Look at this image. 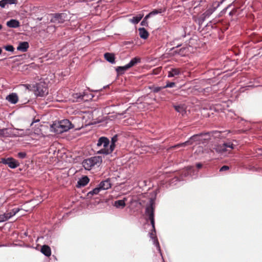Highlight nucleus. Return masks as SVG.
<instances>
[{"label": "nucleus", "instance_id": "b1692460", "mask_svg": "<svg viewBox=\"0 0 262 262\" xmlns=\"http://www.w3.org/2000/svg\"><path fill=\"white\" fill-rule=\"evenodd\" d=\"M213 13V10L212 9H209L207 10L201 16L200 19L203 21L206 17H209Z\"/></svg>", "mask_w": 262, "mask_h": 262}, {"label": "nucleus", "instance_id": "79ce46f5", "mask_svg": "<svg viewBox=\"0 0 262 262\" xmlns=\"http://www.w3.org/2000/svg\"><path fill=\"white\" fill-rule=\"evenodd\" d=\"M184 50V49H181L180 50V51H179L178 53H179V54H181V51H182V50Z\"/></svg>", "mask_w": 262, "mask_h": 262}, {"label": "nucleus", "instance_id": "4468645a", "mask_svg": "<svg viewBox=\"0 0 262 262\" xmlns=\"http://www.w3.org/2000/svg\"><path fill=\"white\" fill-rule=\"evenodd\" d=\"M41 252L46 256H50L51 254V250L50 247L46 245H44L41 247Z\"/></svg>", "mask_w": 262, "mask_h": 262}, {"label": "nucleus", "instance_id": "412c9836", "mask_svg": "<svg viewBox=\"0 0 262 262\" xmlns=\"http://www.w3.org/2000/svg\"><path fill=\"white\" fill-rule=\"evenodd\" d=\"M180 73V69L178 68L171 69L168 73V77H172L179 75Z\"/></svg>", "mask_w": 262, "mask_h": 262}, {"label": "nucleus", "instance_id": "1a4fd4ad", "mask_svg": "<svg viewBox=\"0 0 262 262\" xmlns=\"http://www.w3.org/2000/svg\"><path fill=\"white\" fill-rule=\"evenodd\" d=\"M227 148H229L230 149L229 151L230 152L231 150L234 148L233 144L231 142L225 143L222 145L217 146L214 148V149L216 152L223 154L225 152L228 151Z\"/></svg>", "mask_w": 262, "mask_h": 262}, {"label": "nucleus", "instance_id": "ddd939ff", "mask_svg": "<svg viewBox=\"0 0 262 262\" xmlns=\"http://www.w3.org/2000/svg\"><path fill=\"white\" fill-rule=\"evenodd\" d=\"M89 181L90 180L87 176H83L78 181L77 187H83L89 182Z\"/></svg>", "mask_w": 262, "mask_h": 262}, {"label": "nucleus", "instance_id": "f3484780", "mask_svg": "<svg viewBox=\"0 0 262 262\" xmlns=\"http://www.w3.org/2000/svg\"><path fill=\"white\" fill-rule=\"evenodd\" d=\"M7 26L10 28H16L19 26V22L16 19H11L7 22Z\"/></svg>", "mask_w": 262, "mask_h": 262}, {"label": "nucleus", "instance_id": "f257e3e1", "mask_svg": "<svg viewBox=\"0 0 262 262\" xmlns=\"http://www.w3.org/2000/svg\"><path fill=\"white\" fill-rule=\"evenodd\" d=\"M77 121H81V119L80 118H73L72 119L73 123L68 119H64L59 121L57 123L53 124L51 127L52 129L54 130V132L58 134L67 132L73 128H75L76 129H79L82 126V124H81V125H76V122Z\"/></svg>", "mask_w": 262, "mask_h": 262}, {"label": "nucleus", "instance_id": "c756f323", "mask_svg": "<svg viewBox=\"0 0 262 262\" xmlns=\"http://www.w3.org/2000/svg\"><path fill=\"white\" fill-rule=\"evenodd\" d=\"M10 219L8 213L6 212L0 215V223L4 222Z\"/></svg>", "mask_w": 262, "mask_h": 262}, {"label": "nucleus", "instance_id": "2f4dec72", "mask_svg": "<svg viewBox=\"0 0 262 262\" xmlns=\"http://www.w3.org/2000/svg\"><path fill=\"white\" fill-rule=\"evenodd\" d=\"M149 18V15H146L145 16V17L144 18L143 20L141 21V26H146V27H147L148 26V21H147V19Z\"/></svg>", "mask_w": 262, "mask_h": 262}, {"label": "nucleus", "instance_id": "a211bd4d", "mask_svg": "<svg viewBox=\"0 0 262 262\" xmlns=\"http://www.w3.org/2000/svg\"><path fill=\"white\" fill-rule=\"evenodd\" d=\"M118 138L117 135L114 136L111 140V143L110 145V149L107 150V152H112L115 147V143L117 142Z\"/></svg>", "mask_w": 262, "mask_h": 262}, {"label": "nucleus", "instance_id": "72a5a7b5", "mask_svg": "<svg viewBox=\"0 0 262 262\" xmlns=\"http://www.w3.org/2000/svg\"><path fill=\"white\" fill-rule=\"evenodd\" d=\"M4 48L7 51L13 52L14 50V47L12 45H8L5 46Z\"/></svg>", "mask_w": 262, "mask_h": 262}, {"label": "nucleus", "instance_id": "c03bdc74", "mask_svg": "<svg viewBox=\"0 0 262 262\" xmlns=\"http://www.w3.org/2000/svg\"><path fill=\"white\" fill-rule=\"evenodd\" d=\"M39 121V120H36V121H33V122H32L31 125H32L34 122H36V121Z\"/></svg>", "mask_w": 262, "mask_h": 262}, {"label": "nucleus", "instance_id": "473e14b6", "mask_svg": "<svg viewBox=\"0 0 262 262\" xmlns=\"http://www.w3.org/2000/svg\"><path fill=\"white\" fill-rule=\"evenodd\" d=\"M74 98L77 99V101H79V100L83 99L84 95H81V94L76 93L74 94Z\"/></svg>", "mask_w": 262, "mask_h": 262}, {"label": "nucleus", "instance_id": "bb28decb", "mask_svg": "<svg viewBox=\"0 0 262 262\" xmlns=\"http://www.w3.org/2000/svg\"><path fill=\"white\" fill-rule=\"evenodd\" d=\"M165 10H166L165 9H160L158 10L155 9L153 11H152L151 12H150L149 13H148L147 15H149V16L150 17L151 16L164 12L165 11Z\"/></svg>", "mask_w": 262, "mask_h": 262}, {"label": "nucleus", "instance_id": "9d476101", "mask_svg": "<svg viewBox=\"0 0 262 262\" xmlns=\"http://www.w3.org/2000/svg\"><path fill=\"white\" fill-rule=\"evenodd\" d=\"M101 190H106L111 187L112 184L109 179L102 181L99 185Z\"/></svg>", "mask_w": 262, "mask_h": 262}, {"label": "nucleus", "instance_id": "6e6552de", "mask_svg": "<svg viewBox=\"0 0 262 262\" xmlns=\"http://www.w3.org/2000/svg\"><path fill=\"white\" fill-rule=\"evenodd\" d=\"M0 163L8 165L11 168H15L19 165V163L13 158H2Z\"/></svg>", "mask_w": 262, "mask_h": 262}, {"label": "nucleus", "instance_id": "4be33fe9", "mask_svg": "<svg viewBox=\"0 0 262 262\" xmlns=\"http://www.w3.org/2000/svg\"><path fill=\"white\" fill-rule=\"evenodd\" d=\"M141 62V58L139 57H136L134 58H133L130 62L127 64L128 68H130L132 67L135 66L138 63H140Z\"/></svg>", "mask_w": 262, "mask_h": 262}, {"label": "nucleus", "instance_id": "39448f33", "mask_svg": "<svg viewBox=\"0 0 262 262\" xmlns=\"http://www.w3.org/2000/svg\"><path fill=\"white\" fill-rule=\"evenodd\" d=\"M35 94L37 96L43 97L48 94V88L45 82H39L36 84L35 89Z\"/></svg>", "mask_w": 262, "mask_h": 262}, {"label": "nucleus", "instance_id": "f03ea898", "mask_svg": "<svg viewBox=\"0 0 262 262\" xmlns=\"http://www.w3.org/2000/svg\"><path fill=\"white\" fill-rule=\"evenodd\" d=\"M154 211H155V202L152 199L149 201V205L146 207L145 213L148 217L151 224L152 225L153 230L150 233V237L154 239V242H156L158 245H159L158 239L156 236V229L155 226V219H154Z\"/></svg>", "mask_w": 262, "mask_h": 262}, {"label": "nucleus", "instance_id": "423d86ee", "mask_svg": "<svg viewBox=\"0 0 262 262\" xmlns=\"http://www.w3.org/2000/svg\"><path fill=\"white\" fill-rule=\"evenodd\" d=\"M50 21L55 24H62L67 18L66 13H55L51 14Z\"/></svg>", "mask_w": 262, "mask_h": 262}, {"label": "nucleus", "instance_id": "7ed1b4c3", "mask_svg": "<svg viewBox=\"0 0 262 262\" xmlns=\"http://www.w3.org/2000/svg\"><path fill=\"white\" fill-rule=\"evenodd\" d=\"M110 141L106 137H100L97 143V148H99V150L97 151V154L104 155L111 154L112 152H106L107 149H110Z\"/></svg>", "mask_w": 262, "mask_h": 262}, {"label": "nucleus", "instance_id": "6ab92c4d", "mask_svg": "<svg viewBox=\"0 0 262 262\" xmlns=\"http://www.w3.org/2000/svg\"><path fill=\"white\" fill-rule=\"evenodd\" d=\"M143 16L144 14H139L137 16H134L132 18L129 19V21L132 23L133 24H137L141 20V19L143 18Z\"/></svg>", "mask_w": 262, "mask_h": 262}, {"label": "nucleus", "instance_id": "a19ab883", "mask_svg": "<svg viewBox=\"0 0 262 262\" xmlns=\"http://www.w3.org/2000/svg\"><path fill=\"white\" fill-rule=\"evenodd\" d=\"M203 149V147H199V151H200L201 150H202Z\"/></svg>", "mask_w": 262, "mask_h": 262}, {"label": "nucleus", "instance_id": "e433bc0d", "mask_svg": "<svg viewBox=\"0 0 262 262\" xmlns=\"http://www.w3.org/2000/svg\"><path fill=\"white\" fill-rule=\"evenodd\" d=\"M162 89H163V87H155L153 89L152 91L154 93H158L160 91H161Z\"/></svg>", "mask_w": 262, "mask_h": 262}, {"label": "nucleus", "instance_id": "ea45409f", "mask_svg": "<svg viewBox=\"0 0 262 262\" xmlns=\"http://www.w3.org/2000/svg\"><path fill=\"white\" fill-rule=\"evenodd\" d=\"M202 167V164H201V163H198V164H196V167H197L198 168H201Z\"/></svg>", "mask_w": 262, "mask_h": 262}, {"label": "nucleus", "instance_id": "aec40b11", "mask_svg": "<svg viewBox=\"0 0 262 262\" xmlns=\"http://www.w3.org/2000/svg\"><path fill=\"white\" fill-rule=\"evenodd\" d=\"M16 0H1L0 1V7L4 8L7 5L16 4Z\"/></svg>", "mask_w": 262, "mask_h": 262}, {"label": "nucleus", "instance_id": "37998d69", "mask_svg": "<svg viewBox=\"0 0 262 262\" xmlns=\"http://www.w3.org/2000/svg\"><path fill=\"white\" fill-rule=\"evenodd\" d=\"M2 53V49L0 48V54Z\"/></svg>", "mask_w": 262, "mask_h": 262}, {"label": "nucleus", "instance_id": "4c0bfd02", "mask_svg": "<svg viewBox=\"0 0 262 262\" xmlns=\"http://www.w3.org/2000/svg\"><path fill=\"white\" fill-rule=\"evenodd\" d=\"M229 169V167L227 165H224L222 166L221 168L220 171H226Z\"/></svg>", "mask_w": 262, "mask_h": 262}, {"label": "nucleus", "instance_id": "f8f14e48", "mask_svg": "<svg viewBox=\"0 0 262 262\" xmlns=\"http://www.w3.org/2000/svg\"><path fill=\"white\" fill-rule=\"evenodd\" d=\"M6 99L12 104H15L18 102V98L16 93H12L9 94Z\"/></svg>", "mask_w": 262, "mask_h": 262}, {"label": "nucleus", "instance_id": "393cba45", "mask_svg": "<svg viewBox=\"0 0 262 262\" xmlns=\"http://www.w3.org/2000/svg\"><path fill=\"white\" fill-rule=\"evenodd\" d=\"M174 107L176 111L182 115L186 113V108L184 105H174Z\"/></svg>", "mask_w": 262, "mask_h": 262}, {"label": "nucleus", "instance_id": "5701e85b", "mask_svg": "<svg viewBox=\"0 0 262 262\" xmlns=\"http://www.w3.org/2000/svg\"><path fill=\"white\" fill-rule=\"evenodd\" d=\"M125 200H120L115 201L114 206L117 208H123L125 206Z\"/></svg>", "mask_w": 262, "mask_h": 262}, {"label": "nucleus", "instance_id": "c85d7f7f", "mask_svg": "<svg viewBox=\"0 0 262 262\" xmlns=\"http://www.w3.org/2000/svg\"><path fill=\"white\" fill-rule=\"evenodd\" d=\"M20 209L19 208H15L11 210L9 212L7 211L10 219L13 216L15 215L19 211Z\"/></svg>", "mask_w": 262, "mask_h": 262}, {"label": "nucleus", "instance_id": "cd10ccee", "mask_svg": "<svg viewBox=\"0 0 262 262\" xmlns=\"http://www.w3.org/2000/svg\"><path fill=\"white\" fill-rule=\"evenodd\" d=\"M129 68L127 64H126L125 66L123 67H118L116 68V71L120 74H122L124 73V71L128 70Z\"/></svg>", "mask_w": 262, "mask_h": 262}, {"label": "nucleus", "instance_id": "a18cd8bd", "mask_svg": "<svg viewBox=\"0 0 262 262\" xmlns=\"http://www.w3.org/2000/svg\"><path fill=\"white\" fill-rule=\"evenodd\" d=\"M2 29V26L0 24V30Z\"/></svg>", "mask_w": 262, "mask_h": 262}, {"label": "nucleus", "instance_id": "2eb2a0df", "mask_svg": "<svg viewBox=\"0 0 262 262\" xmlns=\"http://www.w3.org/2000/svg\"><path fill=\"white\" fill-rule=\"evenodd\" d=\"M140 37L142 39H147L148 37L149 33L144 28H140L138 29Z\"/></svg>", "mask_w": 262, "mask_h": 262}, {"label": "nucleus", "instance_id": "7c9ffc66", "mask_svg": "<svg viewBox=\"0 0 262 262\" xmlns=\"http://www.w3.org/2000/svg\"><path fill=\"white\" fill-rule=\"evenodd\" d=\"M101 190V189L100 188V186H99L98 187L95 188L92 191H90L88 193V195L91 194L93 195L94 194H97L99 193V191Z\"/></svg>", "mask_w": 262, "mask_h": 262}, {"label": "nucleus", "instance_id": "dca6fc26", "mask_svg": "<svg viewBox=\"0 0 262 262\" xmlns=\"http://www.w3.org/2000/svg\"><path fill=\"white\" fill-rule=\"evenodd\" d=\"M104 58L111 63L115 62V55L113 53H105L104 55Z\"/></svg>", "mask_w": 262, "mask_h": 262}, {"label": "nucleus", "instance_id": "20e7f679", "mask_svg": "<svg viewBox=\"0 0 262 262\" xmlns=\"http://www.w3.org/2000/svg\"><path fill=\"white\" fill-rule=\"evenodd\" d=\"M102 158L100 156H95L85 159L82 162V165L86 170H90L95 166H99L102 163Z\"/></svg>", "mask_w": 262, "mask_h": 262}, {"label": "nucleus", "instance_id": "0eeeda50", "mask_svg": "<svg viewBox=\"0 0 262 262\" xmlns=\"http://www.w3.org/2000/svg\"><path fill=\"white\" fill-rule=\"evenodd\" d=\"M200 136H201V135H194V136H192L191 138H190L188 140H187V141L182 143L178 144L174 146H172L170 147V148L171 149H175V148H179L180 147H185L187 145H191L193 143V142L194 141L201 140Z\"/></svg>", "mask_w": 262, "mask_h": 262}, {"label": "nucleus", "instance_id": "9b49d317", "mask_svg": "<svg viewBox=\"0 0 262 262\" xmlns=\"http://www.w3.org/2000/svg\"><path fill=\"white\" fill-rule=\"evenodd\" d=\"M29 47V43L27 41H23L19 42L17 50L23 52H26Z\"/></svg>", "mask_w": 262, "mask_h": 262}, {"label": "nucleus", "instance_id": "f704fd0d", "mask_svg": "<svg viewBox=\"0 0 262 262\" xmlns=\"http://www.w3.org/2000/svg\"><path fill=\"white\" fill-rule=\"evenodd\" d=\"M175 85L176 83L174 82H168L165 86H163V88H173Z\"/></svg>", "mask_w": 262, "mask_h": 262}, {"label": "nucleus", "instance_id": "c9c22d12", "mask_svg": "<svg viewBox=\"0 0 262 262\" xmlns=\"http://www.w3.org/2000/svg\"><path fill=\"white\" fill-rule=\"evenodd\" d=\"M17 157L20 159H24L26 157V153L25 152H19L17 154Z\"/></svg>", "mask_w": 262, "mask_h": 262}, {"label": "nucleus", "instance_id": "a878e982", "mask_svg": "<svg viewBox=\"0 0 262 262\" xmlns=\"http://www.w3.org/2000/svg\"><path fill=\"white\" fill-rule=\"evenodd\" d=\"M11 135L8 132V129L7 128L0 129V137H9Z\"/></svg>", "mask_w": 262, "mask_h": 262}, {"label": "nucleus", "instance_id": "58836bf2", "mask_svg": "<svg viewBox=\"0 0 262 262\" xmlns=\"http://www.w3.org/2000/svg\"><path fill=\"white\" fill-rule=\"evenodd\" d=\"M161 71L160 69H156L153 70L152 73L155 75H157L159 74V72Z\"/></svg>", "mask_w": 262, "mask_h": 262}]
</instances>
